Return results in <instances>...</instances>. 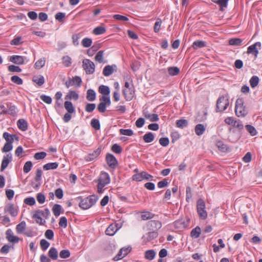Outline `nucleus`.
<instances>
[{"mask_svg": "<svg viewBox=\"0 0 262 262\" xmlns=\"http://www.w3.org/2000/svg\"><path fill=\"white\" fill-rule=\"evenodd\" d=\"M79 98L78 94L74 91H70L68 94L65 96V99L78 100Z\"/></svg>", "mask_w": 262, "mask_h": 262, "instance_id": "cd10ccee", "label": "nucleus"}, {"mask_svg": "<svg viewBox=\"0 0 262 262\" xmlns=\"http://www.w3.org/2000/svg\"><path fill=\"white\" fill-rule=\"evenodd\" d=\"M40 98L42 101L47 104H50L52 102V98L50 96L42 94L40 96Z\"/></svg>", "mask_w": 262, "mask_h": 262, "instance_id": "052dcab7", "label": "nucleus"}, {"mask_svg": "<svg viewBox=\"0 0 262 262\" xmlns=\"http://www.w3.org/2000/svg\"><path fill=\"white\" fill-rule=\"evenodd\" d=\"M37 213H41V214H42V216L45 218L46 219H48L50 215V211L48 208H45L44 210H40V211H38Z\"/></svg>", "mask_w": 262, "mask_h": 262, "instance_id": "0e129e2a", "label": "nucleus"}, {"mask_svg": "<svg viewBox=\"0 0 262 262\" xmlns=\"http://www.w3.org/2000/svg\"><path fill=\"white\" fill-rule=\"evenodd\" d=\"M228 95H223L219 97L216 102V111L222 112L226 110L229 105Z\"/></svg>", "mask_w": 262, "mask_h": 262, "instance_id": "20e7f679", "label": "nucleus"}, {"mask_svg": "<svg viewBox=\"0 0 262 262\" xmlns=\"http://www.w3.org/2000/svg\"><path fill=\"white\" fill-rule=\"evenodd\" d=\"M196 210L200 219L204 220L207 217L208 214L206 210V205L204 201L199 199L196 202Z\"/></svg>", "mask_w": 262, "mask_h": 262, "instance_id": "39448f33", "label": "nucleus"}, {"mask_svg": "<svg viewBox=\"0 0 262 262\" xmlns=\"http://www.w3.org/2000/svg\"><path fill=\"white\" fill-rule=\"evenodd\" d=\"M103 55L104 51L100 50L96 54L95 57V60L96 61L101 63L103 62Z\"/></svg>", "mask_w": 262, "mask_h": 262, "instance_id": "37998d69", "label": "nucleus"}, {"mask_svg": "<svg viewBox=\"0 0 262 262\" xmlns=\"http://www.w3.org/2000/svg\"><path fill=\"white\" fill-rule=\"evenodd\" d=\"M206 46V43L204 41L202 40H196L193 42L192 45V48L196 50L199 48H202Z\"/></svg>", "mask_w": 262, "mask_h": 262, "instance_id": "7c9ffc66", "label": "nucleus"}, {"mask_svg": "<svg viewBox=\"0 0 262 262\" xmlns=\"http://www.w3.org/2000/svg\"><path fill=\"white\" fill-rule=\"evenodd\" d=\"M40 247L43 251L46 250L50 246V243L47 240L42 239L40 242Z\"/></svg>", "mask_w": 262, "mask_h": 262, "instance_id": "bf43d9fd", "label": "nucleus"}, {"mask_svg": "<svg viewBox=\"0 0 262 262\" xmlns=\"http://www.w3.org/2000/svg\"><path fill=\"white\" fill-rule=\"evenodd\" d=\"M259 81V79L258 76H253L251 78V79L249 81V82H250L251 86L252 88H254L258 84Z\"/></svg>", "mask_w": 262, "mask_h": 262, "instance_id": "ea45409f", "label": "nucleus"}, {"mask_svg": "<svg viewBox=\"0 0 262 262\" xmlns=\"http://www.w3.org/2000/svg\"><path fill=\"white\" fill-rule=\"evenodd\" d=\"M143 139L145 143H150L155 139L154 134L151 132H148L143 136Z\"/></svg>", "mask_w": 262, "mask_h": 262, "instance_id": "a878e982", "label": "nucleus"}, {"mask_svg": "<svg viewBox=\"0 0 262 262\" xmlns=\"http://www.w3.org/2000/svg\"><path fill=\"white\" fill-rule=\"evenodd\" d=\"M76 200L80 201L79 203V207L82 209H88L96 203L98 198L95 195H91L84 199H82L81 196H79L76 198Z\"/></svg>", "mask_w": 262, "mask_h": 262, "instance_id": "f257e3e1", "label": "nucleus"}, {"mask_svg": "<svg viewBox=\"0 0 262 262\" xmlns=\"http://www.w3.org/2000/svg\"><path fill=\"white\" fill-rule=\"evenodd\" d=\"M33 82L36 83L38 86H41L45 83V78L42 75H37L33 76L32 78Z\"/></svg>", "mask_w": 262, "mask_h": 262, "instance_id": "4be33fe9", "label": "nucleus"}, {"mask_svg": "<svg viewBox=\"0 0 262 262\" xmlns=\"http://www.w3.org/2000/svg\"><path fill=\"white\" fill-rule=\"evenodd\" d=\"M12 156L11 154H7L4 156L2 162L1 170V171L4 170L8 166L9 163L12 161Z\"/></svg>", "mask_w": 262, "mask_h": 262, "instance_id": "ddd939ff", "label": "nucleus"}, {"mask_svg": "<svg viewBox=\"0 0 262 262\" xmlns=\"http://www.w3.org/2000/svg\"><path fill=\"white\" fill-rule=\"evenodd\" d=\"M106 32V29L104 27L102 26H98L93 30V33L95 35H100Z\"/></svg>", "mask_w": 262, "mask_h": 262, "instance_id": "a18cd8bd", "label": "nucleus"}, {"mask_svg": "<svg viewBox=\"0 0 262 262\" xmlns=\"http://www.w3.org/2000/svg\"><path fill=\"white\" fill-rule=\"evenodd\" d=\"M82 67L87 74H92L95 72V64L93 61L85 59L82 61Z\"/></svg>", "mask_w": 262, "mask_h": 262, "instance_id": "0eeeda50", "label": "nucleus"}, {"mask_svg": "<svg viewBox=\"0 0 262 262\" xmlns=\"http://www.w3.org/2000/svg\"><path fill=\"white\" fill-rule=\"evenodd\" d=\"M61 209L62 207L60 205L55 204L52 208V211L54 215L55 216H58L61 213Z\"/></svg>", "mask_w": 262, "mask_h": 262, "instance_id": "58836bf2", "label": "nucleus"}, {"mask_svg": "<svg viewBox=\"0 0 262 262\" xmlns=\"http://www.w3.org/2000/svg\"><path fill=\"white\" fill-rule=\"evenodd\" d=\"M127 80L125 82L124 88L122 90L123 94L125 99L127 101L131 100L134 97L135 94L134 87L132 83H130L128 81H130L132 83V80L129 75H127L125 78Z\"/></svg>", "mask_w": 262, "mask_h": 262, "instance_id": "f03ea898", "label": "nucleus"}, {"mask_svg": "<svg viewBox=\"0 0 262 262\" xmlns=\"http://www.w3.org/2000/svg\"><path fill=\"white\" fill-rule=\"evenodd\" d=\"M190 223V219H187L185 220H179L174 223V225L176 228L178 229H183L187 228Z\"/></svg>", "mask_w": 262, "mask_h": 262, "instance_id": "1a4fd4ad", "label": "nucleus"}, {"mask_svg": "<svg viewBox=\"0 0 262 262\" xmlns=\"http://www.w3.org/2000/svg\"><path fill=\"white\" fill-rule=\"evenodd\" d=\"M97 192L98 193H102L104 191L103 188L110 183L111 179L108 173L102 171L97 180Z\"/></svg>", "mask_w": 262, "mask_h": 262, "instance_id": "7ed1b4c3", "label": "nucleus"}, {"mask_svg": "<svg viewBox=\"0 0 262 262\" xmlns=\"http://www.w3.org/2000/svg\"><path fill=\"white\" fill-rule=\"evenodd\" d=\"M167 71L169 75L171 76L178 75L180 72L179 68L177 67H170L168 68Z\"/></svg>", "mask_w": 262, "mask_h": 262, "instance_id": "473e14b6", "label": "nucleus"}, {"mask_svg": "<svg viewBox=\"0 0 262 262\" xmlns=\"http://www.w3.org/2000/svg\"><path fill=\"white\" fill-rule=\"evenodd\" d=\"M4 211L5 212L9 213L12 216L16 215V209L12 203H8L4 208Z\"/></svg>", "mask_w": 262, "mask_h": 262, "instance_id": "4468645a", "label": "nucleus"}, {"mask_svg": "<svg viewBox=\"0 0 262 262\" xmlns=\"http://www.w3.org/2000/svg\"><path fill=\"white\" fill-rule=\"evenodd\" d=\"M245 128L251 136H254L257 134V132L256 129L253 126L251 125H246L245 126Z\"/></svg>", "mask_w": 262, "mask_h": 262, "instance_id": "f704fd0d", "label": "nucleus"}, {"mask_svg": "<svg viewBox=\"0 0 262 262\" xmlns=\"http://www.w3.org/2000/svg\"><path fill=\"white\" fill-rule=\"evenodd\" d=\"M32 166L33 165L31 161H29L26 162L23 167L24 172L26 173H28L31 170Z\"/></svg>", "mask_w": 262, "mask_h": 262, "instance_id": "8fccbe9b", "label": "nucleus"}, {"mask_svg": "<svg viewBox=\"0 0 262 262\" xmlns=\"http://www.w3.org/2000/svg\"><path fill=\"white\" fill-rule=\"evenodd\" d=\"M17 127L22 131H26L28 128V123L25 119H20L17 120Z\"/></svg>", "mask_w": 262, "mask_h": 262, "instance_id": "f3484780", "label": "nucleus"}, {"mask_svg": "<svg viewBox=\"0 0 262 262\" xmlns=\"http://www.w3.org/2000/svg\"><path fill=\"white\" fill-rule=\"evenodd\" d=\"M6 236L7 239L12 243L16 242V236L13 235V232L11 229H8L6 231Z\"/></svg>", "mask_w": 262, "mask_h": 262, "instance_id": "72a5a7b5", "label": "nucleus"}, {"mask_svg": "<svg viewBox=\"0 0 262 262\" xmlns=\"http://www.w3.org/2000/svg\"><path fill=\"white\" fill-rule=\"evenodd\" d=\"M100 103L97 106L98 111L101 113H104L106 111L107 106H108L111 104L110 97L101 96L99 98Z\"/></svg>", "mask_w": 262, "mask_h": 262, "instance_id": "423d86ee", "label": "nucleus"}, {"mask_svg": "<svg viewBox=\"0 0 262 262\" xmlns=\"http://www.w3.org/2000/svg\"><path fill=\"white\" fill-rule=\"evenodd\" d=\"M156 255V252L154 250H147L145 253V257L149 260H152Z\"/></svg>", "mask_w": 262, "mask_h": 262, "instance_id": "4c0bfd02", "label": "nucleus"}, {"mask_svg": "<svg viewBox=\"0 0 262 262\" xmlns=\"http://www.w3.org/2000/svg\"><path fill=\"white\" fill-rule=\"evenodd\" d=\"M144 116L147 119H149L151 122L158 121L159 120L158 115L156 114H149L147 111L144 110L143 111Z\"/></svg>", "mask_w": 262, "mask_h": 262, "instance_id": "a211bd4d", "label": "nucleus"}, {"mask_svg": "<svg viewBox=\"0 0 262 262\" xmlns=\"http://www.w3.org/2000/svg\"><path fill=\"white\" fill-rule=\"evenodd\" d=\"M106 161L108 166L112 168H116L118 164L117 159L111 154L106 155Z\"/></svg>", "mask_w": 262, "mask_h": 262, "instance_id": "9d476101", "label": "nucleus"}, {"mask_svg": "<svg viewBox=\"0 0 262 262\" xmlns=\"http://www.w3.org/2000/svg\"><path fill=\"white\" fill-rule=\"evenodd\" d=\"M96 93L92 89H89L86 92V98L88 101H93L96 99Z\"/></svg>", "mask_w": 262, "mask_h": 262, "instance_id": "b1692460", "label": "nucleus"}, {"mask_svg": "<svg viewBox=\"0 0 262 262\" xmlns=\"http://www.w3.org/2000/svg\"><path fill=\"white\" fill-rule=\"evenodd\" d=\"M91 125L96 130H99L100 128V122L97 119H92L91 121Z\"/></svg>", "mask_w": 262, "mask_h": 262, "instance_id": "49530a36", "label": "nucleus"}, {"mask_svg": "<svg viewBox=\"0 0 262 262\" xmlns=\"http://www.w3.org/2000/svg\"><path fill=\"white\" fill-rule=\"evenodd\" d=\"M62 63L66 67H69L71 65L72 59L69 56H64L62 58Z\"/></svg>", "mask_w": 262, "mask_h": 262, "instance_id": "09e8293b", "label": "nucleus"}, {"mask_svg": "<svg viewBox=\"0 0 262 262\" xmlns=\"http://www.w3.org/2000/svg\"><path fill=\"white\" fill-rule=\"evenodd\" d=\"M158 236V231H150V232H148L145 235L143 236V238L146 242H149L157 238Z\"/></svg>", "mask_w": 262, "mask_h": 262, "instance_id": "2eb2a0df", "label": "nucleus"}, {"mask_svg": "<svg viewBox=\"0 0 262 262\" xmlns=\"http://www.w3.org/2000/svg\"><path fill=\"white\" fill-rule=\"evenodd\" d=\"M29 58L26 56L17 55V64H24L29 61Z\"/></svg>", "mask_w": 262, "mask_h": 262, "instance_id": "79ce46f5", "label": "nucleus"}, {"mask_svg": "<svg viewBox=\"0 0 262 262\" xmlns=\"http://www.w3.org/2000/svg\"><path fill=\"white\" fill-rule=\"evenodd\" d=\"M42 173V171L41 168H37L36 171L35 177L34 178L35 181L38 183V185H37V186H40L41 185V180H42V178H41Z\"/></svg>", "mask_w": 262, "mask_h": 262, "instance_id": "c85d7f7f", "label": "nucleus"}, {"mask_svg": "<svg viewBox=\"0 0 262 262\" xmlns=\"http://www.w3.org/2000/svg\"><path fill=\"white\" fill-rule=\"evenodd\" d=\"M47 156L46 152L44 151L36 152L34 155V158L35 160H42L43 159Z\"/></svg>", "mask_w": 262, "mask_h": 262, "instance_id": "6e6d98bb", "label": "nucleus"}, {"mask_svg": "<svg viewBox=\"0 0 262 262\" xmlns=\"http://www.w3.org/2000/svg\"><path fill=\"white\" fill-rule=\"evenodd\" d=\"M64 107L67 112L69 113H75V109L71 101H66L64 103Z\"/></svg>", "mask_w": 262, "mask_h": 262, "instance_id": "5701e85b", "label": "nucleus"}, {"mask_svg": "<svg viewBox=\"0 0 262 262\" xmlns=\"http://www.w3.org/2000/svg\"><path fill=\"white\" fill-rule=\"evenodd\" d=\"M205 131V127L202 124H197L195 127V133L198 136H201L204 134Z\"/></svg>", "mask_w": 262, "mask_h": 262, "instance_id": "c756f323", "label": "nucleus"}, {"mask_svg": "<svg viewBox=\"0 0 262 262\" xmlns=\"http://www.w3.org/2000/svg\"><path fill=\"white\" fill-rule=\"evenodd\" d=\"M99 92L102 94V96L110 97V90L108 86L101 85L99 87Z\"/></svg>", "mask_w": 262, "mask_h": 262, "instance_id": "aec40b11", "label": "nucleus"}, {"mask_svg": "<svg viewBox=\"0 0 262 262\" xmlns=\"http://www.w3.org/2000/svg\"><path fill=\"white\" fill-rule=\"evenodd\" d=\"M36 199L39 204H43L46 201V196L45 194L41 192L38 193L36 195Z\"/></svg>", "mask_w": 262, "mask_h": 262, "instance_id": "13d9d810", "label": "nucleus"}, {"mask_svg": "<svg viewBox=\"0 0 262 262\" xmlns=\"http://www.w3.org/2000/svg\"><path fill=\"white\" fill-rule=\"evenodd\" d=\"M24 203L27 205L33 206L35 204L36 202L33 197H29L24 200Z\"/></svg>", "mask_w": 262, "mask_h": 262, "instance_id": "774afa93", "label": "nucleus"}, {"mask_svg": "<svg viewBox=\"0 0 262 262\" xmlns=\"http://www.w3.org/2000/svg\"><path fill=\"white\" fill-rule=\"evenodd\" d=\"M212 2L219 5L220 7V10L223 11L227 8L229 0H212Z\"/></svg>", "mask_w": 262, "mask_h": 262, "instance_id": "393cba45", "label": "nucleus"}, {"mask_svg": "<svg viewBox=\"0 0 262 262\" xmlns=\"http://www.w3.org/2000/svg\"><path fill=\"white\" fill-rule=\"evenodd\" d=\"M32 217L35 219L36 223L39 224L40 225H44L46 223V221L43 220L42 217L39 216L38 214H33L32 215Z\"/></svg>", "mask_w": 262, "mask_h": 262, "instance_id": "864d4df0", "label": "nucleus"}, {"mask_svg": "<svg viewBox=\"0 0 262 262\" xmlns=\"http://www.w3.org/2000/svg\"><path fill=\"white\" fill-rule=\"evenodd\" d=\"M81 44L83 47L89 48L91 47L92 44V40L88 37L84 38L81 41Z\"/></svg>", "mask_w": 262, "mask_h": 262, "instance_id": "de8ad7c7", "label": "nucleus"}, {"mask_svg": "<svg viewBox=\"0 0 262 262\" xmlns=\"http://www.w3.org/2000/svg\"><path fill=\"white\" fill-rule=\"evenodd\" d=\"M45 60L44 58H40L34 64V68L37 69H40L45 64Z\"/></svg>", "mask_w": 262, "mask_h": 262, "instance_id": "603ef678", "label": "nucleus"}, {"mask_svg": "<svg viewBox=\"0 0 262 262\" xmlns=\"http://www.w3.org/2000/svg\"><path fill=\"white\" fill-rule=\"evenodd\" d=\"M155 214L148 211H143L141 213V219L143 220H147L152 219Z\"/></svg>", "mask_w": 262, "mask_h": 262, "instance_id": "e433bc0d", "label": "nucleus"}, {"mask_svg": "<svg viewBox=\"0 0 262 262\" xmlns=\"http://www.w3.org/2000/svg\"><path fill=\"white\" fill-rule=\"evenodd\" d=\"M147 227L149 231H158L162 227V223L159 221L151 220L147 223Z\"/></svg>", "mask_w": 262, "mask_h": 262, "instance_id": "6e6552de", "label": "nucleus"}, {"mask_svg": "<svg viewBox=\"0 0 262 262\" xmlns=\"http://www.w3.org/2000/svg\"><path fill=\"white\" fill-rule=\"evenodd\" d=\"M159 143L164 147H166L169 145V140L167 137H162L159 139Z\"/></svg>", "mask_w": 262, "mask_h": 262, "instance_id": "e2e57ef3", "label": "nucleus"}, {"mask_svg": "<svg viewBox=\"0 0 262 262\" xmlns=\"http://www.w3.org/2000/svg\"><path fill=\"white\" fill-rule=\"evenodd\" d=\"M177 127L183 128L188 125V121L186 119H180L176 121Z\"/></svg>", "mask_w": 262, "mask_h": 262, "instance_id": "a19ab883", "label": "nucleus"}, {"mask_svg": "<svg viewBox=\"0 0 262 262\" xmlns=\"http://www.w3.org/2000/svg\"><path fill=\"white\" fill-rule=\"evenodd\" d=\"M121 135L131 136L134 134L133 131L130 129H120L119 130Z\"/></svg>", "mask_w": 262, "mask_h": 262, "instance_id": "4d7b16f0", "label": "nucleus"}, {"mask_svg": "<svg viewBox=\"0 0 262 262\" xmlns=\"http://www.w3.org/2000/svg\"><path fill=\"white\" fill-rule=\"evenodd\" d=\"M242 40L239 38H231L229 40V44L230 46H238L242 45Z\"/></svg>", "mask_w": 262, "mask_h": 262, "instance_id": "c9c22d12", "label": "nucleus"}, {"mask_svg": "<svg viewBox=\"0 0 262 262\" xmlns=\"http://www.w3.org/2000/svg\"><path fill=\"white\" fill-rule=\"evenodd\" d=\"M118 229V228H117V225L112 224L110 225L105 230V233L106 235L113 236L115 234Z\"/></svg>", "mask_w": 262, "mask_h": 262, "instance_id": "dca6fc26", "label": "nucleus"}, {"mask_svg": "<svg viewBox=\"0 0 262 262\" xmlns=\"http://www.w3.org/2000/svg\"><path fill=\"white\" fill-rule=\"evenodd\" d=\"M235 112L238 117H245L247 114V111L245 106L235 108Z\"/></svg>", "mask_w": 262, "mask_h": 262, "instance_id": "6ab92c4d", "label": "nucleus"}, {"mask_svg": "<svg viewBox=\"0 0 262 262\" xmlns=\"http://www.w3.org/2000/svg\"><path fill=\"white\" fill-rule=\"evenodd\" d=\"M201 233V228L199 226H196L191 230L190 232V236L192 238H196L200 237Z\"/></svg>", "mask_w": 262, "mask_h": 262, "instance_id": "bb28decb", "label": "nucleus"}, {"mask_svg": "<svg viewBox=\"0 0 262 262\" xmlns=\"http://www.w3.org/2000/svg\"><path fill=\"white\" fill-rule=\"evenodd\" d=\"M111 150L115 153L119 154L122 151L121 147L117 144H114L111 147Z\"/></svg>", "mask_w": 262, "mask_h": 262, "instance_id": "5fc2aeb1", "label": "nucleus"}, {"mask_svg": "<svg viewBox=\"0 0 262 262\" xmlns=\"http://www.w3.org/2000/svg\"><path fill=\"white\" fill-rule=\"evenodd\" d=\"M14 137H16V135H12L8 132H5L3 134V137L6 140L7 142L13 143L14 141Z\"/></svg>", "mask_w": 262, "mask_h": 262, "instance_id": "c03bdc74", "label": "nucleus"}, {"mask_svg": "<svg viewBox=\"0 0 262 262\" xmlns=\"http://www.w3.org/2000/svg\"><path fill=\"white\" fill-rule=\"evenodd\" d=\"M117 71V67L115 64L107 65L103 70V74L106 77L111 75L114 71Z\"/></svg>", "mask_w": 262, "mask_h": 262, "instance_id": "f8f14e48", "label": "nucleus"}, {"mask_svg": "<svg viewBox=\"0 0 262 262\" xmlns=\"http://www.w3.org/2000/svg\"><path fill=\"white\" fill-rule=\"evenodd\" d=\"M96 108V104L95 103H87L85 105V110L88 113L92 112Z\"/></svg>", "mask_w": 262, "mask_h": 262, "instance_id": "338daca9", "label": "nucleus"}, {"mask_svg": "<svg viewBox=\"0 0 262 262\" xmlns=\"http://www.w3.org/2000/svg\"><path fill=\"white\" fill-rule=\"evenodd\" d=\"M70 256V252L69 250H62L59 253V256L61 258H67Z\"/></svg>", "mask_w": 262, "mask_h": 262, "instance_id": "69168bd1", "label": "nucleus"}, {"mask_svg": "<svg viewBox=\"0 0 262 262\" xmlns=\"http://www.w3.org/2000/svg\"><path fill=\"white\" fill-rule=\"evenodd\" d=\"M49 257L53 260H57L58 258V251L55 247L50 248L48 252Z\"/></svg>", "mask_w": 262, "mask_h": 262, "instance_id": "412c9836", "label": "nucleus"}, {"mask_svg": "<svg viewBox=\"0 0 262 262\" xmlns=\"http://www.w3.org/2000/svg\"><path fill=\"white\" fill-rule=\"evenodd\" d=\"M58 166V163L57 162L48 163L43 166V169L45 170H49L50 169H55Z\"/></svg>", "mask_w": 262, "mask_h": 262, "instance_id": "2f4dec72", "label": "nucleus"}, {"mask_svg": "<svg viewBox=\"0 0 262 262\" xmlns=\"http://www.w3.org/2000/svg\"><path fill=\"white\" fill-rule=\"evenodd\" d=\"M13 148L12 143L6 142L4 147L2 149L3 152H8L11 150Z\"/></svg>", "mask_w": 262, "mask_h": 262, "instance_id": "3c124183", "label": "nucleus"}, {"mask_svg": "<svg viewBox=\"0 0 262 262\" xmlns=\"http://www.w3.org/2000/svg\"><path fill=\"white\" fill-rule=\"evenodd\" d=\"M216 145L220 150L225 151L227 150V147L222 141H219L216 142Z\"/></svg>", "mask_w": 262, "mask_h": 262, "instance_id": "680f3d73", "label": "nucleus"}, {"mask_svg": "<svg viewBox=\"0 0 262 262\" xmlns=\"http://www.w3.org/2000/svg\"><path fill=\"white\" fill-rule=\"evenodd\" d=\"M261 44L260 42H256L254 44L250 46L248 49L247 53V54H252L254 55L255 58H257L258 54V50L257 49V47H261Z\"/></svg>", "mask_w": 262, "mask_h": 262, "instance_id": "9b49d317", "label": "nucleus"}]
</instances>
